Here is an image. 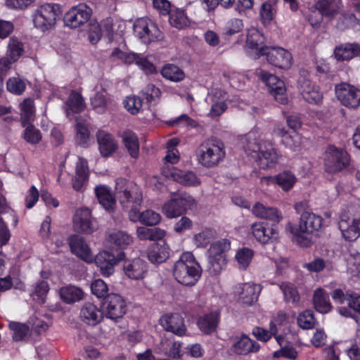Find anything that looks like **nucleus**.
Instances as JSON below:
<instances>
[{
    "label": "nucleus",
    "mask_w": 360,
    "mask_h": 360,
    "mask_svg": "<svg viewBox=\"0 0 360 360\" xmlns=\"http://www.w3.org/2000/svg\"><path fill=\"white\" fill-rule=\"evenodd\" d=\"M68 243L71 252L78 257L87 262H91L94 259L103 276H109L112 274L114 266L117 262L124 259L125 257V254L122 251L115 255L114 253L105 250L100 252L94 257L84 238L79 235L70 236L68 238Z\"/></svg>",
    "instance_id": "obj_1"
},
{
    "label": "nucleus",
    "mask_w": 360,
    "mask_h": 360,
    "mask_svg": "<svg viewBox=\"0 0 360 360\" xmlns=\"http://www.w3.org/2000/svg\"><path fill=\"white\" fill-rule=\"evenodd\" d=\"M195 155L200 165L207 169L213 168L225 158V145L217 138L207 139L197 147Z\"/></svg>",
    "instance_id": "obj_2"
},
{
    "label": "nucleus",
    "mask_w": 360,
    "mask_h": 360,
    "mask_svg": "<svg viewBox=\"0 0 360 360\" xmlns=\"http://www.w3.org/2000/svg\"><path fill=\"white\" fill-rule=\"evenodd\" d=\"M246 152L256 158L257 165L263 169L274 167L278 160V150L274 147V143L269 140L248 141Z\"/></svg>",
    "instance_id": "obj_3"
},
{
    "label": "nucleus",
    "mask_w": 360,
    "mask_h": 360,
    "mask_svg": "<svg viewBox=\"0 0 360 360\" xmlns=\"http://www.w3.org/2000/svg\"><path fill=\"white\" fill-rule=\"evenodd\" d=\"M173 275L179 283L193 285L201 276V268L191 252L183 253L175 262Z\"/></svg>",
    "instance_id": "obj_4"
},
{
    "label": "nucleus",
    "mask_w": 360,
    "mask_h": 360,
    "mask_svg": "<svg viewBox=\"0 0 360 360\" xmlns=\"http://www.w3.org/2000/svg\"><path fill=\"white\" fill-rule=\"evenodd\" d=\"M62 7L58 4L47 3L39 6L34 11L32 18L34 27L41 32L53 28L62 16Z\"/></svg>",
    "instance_id": "obj_5"
},
{
    "label": "nucleus",
    "mask_w": 360,
    "mask_h": 360,
    "mask_svg": "<svg viewBox=\"0 0 360 360\" xmlns=\"http://www.w3.org/2000/svg\"><path fill=\"white\" fill-rule=\"evenodd\" d=\"M115 192L120 203L124 208L139 207L143 200L142 193L134 182L120 177L115 181Z\"/></svg>",
    "instance_id": "obj_6"
},
{
    "label": "nucleus",
    "mask_w": 360,
    "mask_h": 360,
    "mask_svg": "<svg viewBox=\"0 0 360 360\" xmlns=\"http://www.w3.org/2000/svg\"><path fill=\"white\" fill-rule=\"evenodd\" d=\"M351 156L345 148L329 145L324 153L323 165L325 172L336 174L349 167Z\"/></svg>",
    "instance_id": "obj_7"
},
{
    "label": "nucleus",
    "mask_w": 360,
    "mask_h": 360,
    "mask_svg": "<svg viewBox=\"0 0 360 360\" xmlns=\"http://www.w3.org/2000/svg\"><path fill=\"white\" fill-rule=\"evenodd\" d=\"M195 203L194 198L186 192H180L174 195L170 200L165 203L162 210L168 218H175L184 214Z\"/></svg>",
    "instance_id": "obj_8"
},
{
    "label": "nucleus",
    "mask_w": 360,
    "mask_h": 360,
    "mask_svg": "<svg viewBox=\"0 0 360 360\" xmlns=\"http://www.w3.org/2000/svg\"><path fill=\"white\" fill-rule=\"evenodd\" d=\"M262 56L266 57L269 64L280 69L287 70L292 65L291 53L280 46H264L259 50V57Z\"/></svg>",
    "instance_id": "obj_9"
},
{
    "label": "nucleus",
    "mask_w": 360,
    "mask_h": 360,
    "mask_svg": "<svg viewBox=\"0 0 360 360\" xmlns=\"http://www.w3.org/2000/svg\"><path fill=\"white\" fill-rule=\"evenodd\" d=\"M101 309L103 316L117 321L127 312V304L124 299L118 294L110 293L104 298Z\"/></svg>",
    "instance_id": "obj_10"
},
{
    "label": "nucleus",
    "mask_w": 360,
    "mask_h": 360,
    "mask_svg": "<svg viewBox=\"0 0 360 360\" xmlns=\"http://www.w3.org/2000/svg\"><path fill=\"white\" fill-rule=\"evenodd\" d=\"M338 100L346 108L356 109L360 105V89L347 83L340 82L335 86Z\"/></svg>",
    "instance_id": "obj_11"
},
{
    "label": "nucleus",
    "mask_w": 360,
    "mask_h": 360,
    "mask_svg": "<svg viewBox=\"0 0 360 360\" xmlns=\"http://www.w3.org/2000/svg\"><path fill=\"white\" fill-rule=\"evenodd\" d=\"M258 77L268 86L270 94L278 103L283 105L288 103L286 88L283 80L264 70H259Z\"/></svg>",
    "instance_id": "obj_12"
},
{
    "label": "nucleus",
    "mask_w": 360,
    "mask_h": 360,
    "mask_svg": "<svg viewBox=\"0 0 360 360\" xmlns=\"http://www.w3.org/2000/svg\"><path fill=\"white\" fill-rule=\"evenodd\" d=\"M92 9L85 4L72 7L63 16L65 25L77 28L86 23L91 18Z\"/></svg>",
    "instance_id": "obj_13"
},
{
    "label": "nucleus",
    "mask_w": 360,
    "mask_h": 360,
    "mask_svg": "<svg viewBox=\"0 0 360 360\" xmlns=\"http://www.w3.org/2000/svg\"><path fill=\"white\" fill-rule=\"evenodd\" d=\"M162 174L168 179L186 186H197L201 183L196 174L192 171H183L173 165L164 166Z\"/></svg>",
    "instance_id": "obj_14"
},
{
    "label": "nucleus",
    "mask_w": 360,
    "mask_h": 360,
    "mask_svg": "<svg viewBox=\"0 0 360 360\" xmlns=\"http://www.w3.org/2000/svg\"><path fill=\"white\" fill-rule=\"evenodd\" d=\"M135 30L145 44L157 41L162 38V32L150 19H139L134 24Z\"/></svg>",
    "instance_id": "obj_15"
},
{
    "label": "nucleus",
    "mask_w": 360,
    "mask_h": 360,
    "mask_svg": "<svg viewBox=\"0 0 360 360\" xmlns=\"http://www.w3.org/2000/svg\"><path fill=\"white\" fill-rule=\"evenodd\" d=\"M230 246L231 243L227 239L219 240L210 246L209 250V265L210 271L214 274H218L222 269L225 264L222 253L229 250Z\"/></svg>",
    "instance_id": "obj_16"
},
{
    "label": "nucleus",
    "mask_w": 360,
    "mask_h": 360,
    "mask_svg": "<svg viewBox=\"0 0 360 360\" xmlns=\"http://www.w3.org/2000/svg\"><path fill=\"white\" fill-rule=\"evenodd\" d=\"M298 85L300 94L306 102L317 105L322 104L323 94L319 86L305 78L300 79Z\"/></svg>",
    "instance_id": "obj_17"
},
{
    "label": "nucleus",
    "mask_w": 360,
    "mask_h": 360,
    "mask_svg": "<svg viewBox=\"0 0 360 360\" xmlns=\"http://www.w3.org/2000/svg\"><path fill=\"white\" fill-rule=\"evenodd\" d=\"M259 291V286L249 283L238 284L234 288V294L238 302L247 306L252 305L257 301Z\"/></svg>",
    "instance_id": "obj_18"
},
{
    "label": "nucleus",
    "mask_w": 360,
    "mask_h": 360,
    "mask_svg": "<svg viewBox=\"0 0 360 360\" xmlns=\"http://www.w3.org/2000/svg\"><path fill=\"white\" fill-rule=\"evenodd\" d=\"M160 324L166 331L176 335L182 336L186 334V328L183 317L179 314H167L160 319Z\"/></svg>",
    "instance_id": "obj_19"
},
{
    "label": "nucleus",
    "mask_w": 360,
    "mask_h": 360,
    "mask_svg": "<svg viewBox=\"0 0 360 360\" xmlns=\"http://www.w3.org/2000/svg\"><path fill=\"white\" fill-rule=\"evenodd\" d=\"M89 178V171L86 160L79 158L76 163L75 175L72 179V185L75 191L83 192L86 189Z\"/></svg>",
    "instance_id": "obj_20"
},
{
    "label": "nucleus",
    "mask_w": 360,
    "mask_h": 360,
    "mask_svg": "<svg viewBox=\"0 0 360 360\" xmlns=\"http://www.w3.org/2000/svg\"><path fill=\"white\" fill-rule=\"evenodd\" d=\"M314 226H287L291 239L300 247L307 248L312 243Z\"/></svg>",
    "instance_id": "obj_21"
},
{
    "label": "nucleus",
    "mask_w": 360,
    "mask_h": 360,
    "mask_svg": "<svg viewBox=\"0 0 360 360\" xmlns=\"http://www.w3.org/2000/svg\"><path fill=\"white\" fill-rule=\"evenodd\" d=\"M342 7V0H317L314 4L315 11L329 20H333L340 13Z\"/></svg>",
    "instance_id": "obj_22"
},
{
    "label": "nucleus",
    "mask_w": 360,
    "mask_h": 360,
    "mask_svg": "<svg viewBox=\"0 0 360 360\" xmlns=\"http://www.w3.org/2000/svg\"><path fill=\"white\" fill-rule=\"evenodd\" d=\"M252 214L260 219H266L274 224H278L283 219L282 212L275 207L265 206L257 202L252 208Z\"/></svg>",
    "instance_id": "obj_23"
},
{
    "label": "nucleus",
    "mask_w": 360,
    "mask_h": 360,
    "mask_svg": "<svg viewBox=\"0 0 360 360\" xmlns=\"http://www.w3.org/2000/svg\"><path fill=\"white\" fill-rule=\"evenodd\" d=\"M260 348L259 345L251 340L246 335H241L233 339L231 350L239 355H246L252 352H257Z\"/></svg>",
    "instance_id": "obj_24"
},
{
    "label": "nucleus",
    "mask_w": 360,
    "mask_h": 360,
    "mask_svg": "<svg viewBox=\"0 0 360 360\" xmlns=\"http://www.w3.org/2000/svg\"><path fill=\"white\" fill-rule=\"evenodd\" d=\"M98 148L103 157L108 158L117 150L118 146L114 136L105 131L99 130L96 134Z\"/></svg>",
    "instance_id": "obj_25"
},
{
    "label": "nucleus",
    "mask_w": 360,
    "mask_h": 360,
    "mask_svg": "<svg viewBox=\"0 0 360 360\" xmlns=\"http://www.w3.org/2000/svg\"><path fill=\"white\" fill-rule=\"evenodd\" d=\"M276 135L281 139V143L293 151L298 150L301 146V135L297 131H288L281 125L274 129Z\"/></svg>",
    "instance_id": "obj_26"
},
{
    "label": "nucleus",
    "mask_w": 360,
    "mask_h": 360,
    "mask_svg": "<svg viewBox=\"0 0 360 360\" xmlns=\"http://www.w3.org/2000/svg\"><path fill=\"white\" fill-rule=\"evenodd\" d=\"M94 193L99 204L108 212H113L116 205L115 195L109 186L98 185L94 188Z\"/></svg>",
    "instance_id": "obj_27"
},
{
    "label": "nucleus",
    "mask_w": 360,
    "mask_h": 360,
    "mask_svg": "<svg viewBox=\"0 0 360 360\" xmlns=\"http://www.w3.org/2000/svg\"><path fill=\"white\" fill-rule=\"evenodd\" d=\"M308 202L306 200L295 202L294 209L297 214H301L299 225H322L323 219L311 212L307 211Z\"/></svg>",
    "instance_id": "obj_28"
},
{
    "label": "nucleus",
    "mask_w": 360,
    "mask_h": 360,
    "mask_svg": "<svg viewBox=\"0 0 360 360\" xmlns=\"http://www.w3.org/2000/svg\"><path fill=\"white\" fill-rule=\"evenodd\" d=\"M147 256L149 261L153 264L165 262L169 257V248L167 244L162 242L152 244L147 250Z\"/></svg>",
    "instance_id": "obj_29"
},
{
    "label": "nucleus",
    "mask_w": 360,
    "mask_h": 360,
    "mask_svg": "<svg viewBox=\"0 0 360 360\" xmlns=\"http://www.w3.org/2000/svg\"><path fill=\"white\" fill-rule=\"evenodd\" d=\"M278 0H266L259 8V15L261 23L266 27L275 20L277 14V4Z\"/></svg>",
    "instance_id": "obj_30"
},
{
    "label": "nucleus",
    "mask_w": 360,
    "mask_h": 360,
    "mask_svg": "<svg viewBox=\"0 0 360 360\" xmlns=\"http://www.w3.org/2000/svg\"><path fill=\"white\" fill-rule=\"evenodd\" d=\"M80 317L86 323L95 326L98 323L103 317L102 309L100 310L92 303H85L80 311Z\"/></svg>",
    "instance_id": "obj_31"
},
{
    "label": "nucleus",
    "mask_w": 360,
    "mask_h": 360,
    "mask_svg": "<svg viewBox=\"0 0 360 360\" xmlns=\"http://www.w3.org/2000/svg\"><path fill=\"white\" fill-rule=\"evenodd\" d=\"M123 268L125 274L135 280L143 278L147 271L146 263L140 259L125 262Z\"/></svg>",
    "instance_id": "obj_32"
},
{
    "label": "nucleus",
    "mask_w": 360,
    "mask_h": 360,
    "mask_svg": "<svg viewBox=\"0 0 360 360\" xmlns=\"http://www.w3.org/2000/svg\"><path fill=\"white\" fill-rule=\"evenodd\" d=\"M312 301L314 308L319 313H328L333 308L328 294L321 288L314 291Z\"/></svg>",
    "instance_id": "obj_33"
},
{
    "label": "nucleus",
    "mask_w": 360,
    "mask_h": 360,
    "mask_svg": "<svg viewBox=\"0 0 360 360\" xmlns=\"http://www.w3.org/2000/svg\"><path fill=\"white\" fill-rule=\"evenodd\" d=\"M106 240L112 248L124 250L133 243V238L127 232L117 231L109 233Z\"/></svg>",
    "instance_id": "obj_34"
},
{
    "label": "nucleus",
    "mask_w": 360,
    "mask_h": 360,
    "mask_svg": "<svg viewBox=\"0 0 360 360\" xmlns=\"http://www.w3.org/2000/svg\"><path fill=\"white\" fill-rule=\"evenodd\" d=\"M120 136L130 156L137 158L139 155V141L136 134L130 129H125Z\"/></svg>",
    "instance_id": "obj_35"
},
{
    "label": "nucleus",
    "mask_w": 360,
    "mask_h": 360,
    "mask_svg": "<svg viewBox=\"0 0 360 360\" xmlns=\"http://www.w3.org/2000/svg\"><path fill=\"white\" fill-rule=\"evenodd\" d=\"M269 182L278 185L283 191L288 192L291 190L295 182V176L290 171H284L276 176H269Z\"/></svg>",
    "instance_id": "obj_36"
},
{
    "label": "nucleus",
    "mask_w": 360,
    "mask_h": 360,
    "mask_svg": "<svg viewBox=\"0 0 360 360\" xmlns=\"http://www.w3.org/2000/svg\"><path fill=\"white\" fill-rule=\"evenodd\" d=\"M334 54L338 60H348L360 54V46L356 44L341 45L335 48Z\"/></svg>",
    "instance_id": "obj_37"
},
{
    "label": "nucleus",
    "mask_w": 360,
    "mask_h": 360,
    "mask_svg": "<svg viewBox=\"0 0 360 360\" xmlns=\"http://www.w3.org/2000/svg\"><path fill=\"white\" fill-rule=\"evenodd\" d=\"M169 22L178 30L184 29L190 25V20L185 10L174 8L169 14Z\"/></svg>",
    "instance_id": "obj_38"
},
{
    "label": "nucleus",
    "mask_w": 360,
    "mask_h": 360,
    "mask_svg": "<svg viewBox=\"0 0 360 360\" xmlns=\"http://www.w3.org/2000/svg\"><path fill=\"white\" fill-rule=\"evenodd\" d=\"M252 234L262 243H267L276 240L278 236L277 229L274 226H252Z\"/></svg>",
    "instance_id": "obj_39"
},
{
    "label": "nucleus",
    "mask_w": 360,
    "mask_h": 360,
    "mask_svg": "<svg viewBox=\"0 0 360 360\" xmlns=\"http://www.w3.org/2000/svg\"><path fill=\"white\" fill-rule=\"evenodd\" d=\"M137 236L140 240H158L162 239L165 231L158 226H138Z\"/></svg>",
    "instance_id": "obj_40"
},
{
    "label": "nucleus",
    "mask_w": 360,
    "mask_h": 360,
    "mask_svg": "<svg viewBox=\"0 0 360 360\" xmlns=\"http://www.w3.org/2000/svg\"><path fill=\"white\" fill-rule=\"evenodd\" d=\"M60 298L68 304L81 300L83 297L82 290L74 285L62 287L59 291Z\"/></svg>",
    "instance_id": "obj_41"
},
{
    "label": "nucleus",
    "mask_w": 360,
    "mask_h": 360,
    "mask_svg": "<svg viewBox=\"0 0 360 360\" xmlns=\"http://www.w3.org/2000/svg\"><path fill=\"white\" fill-rule=\"evenodd\" d=\"M161 75L167 80L179 82L184 79V72L177 65L167 63L165 64L162 70Z\"/></svg>",
    "instance_id": "obj_42"
},
{
    "label": "nucleus",
    "mask_w": 360,
    "mask_h": 360,
    "mask_svg": "<svg viewBox=\"0 0 360 360\" xmlns=\"http://www.w3.org/2000/svg\"><path fill=\"white\" fill-rule=\"evenodd\" d=\"M217 323L218 315L213 312L203 316L198 321L199 328L206 334H210L214 331Z\"/></svg>",
    "instance_id": "obj_43"
},
{
    "label": "nucleus",
    "mask_w": 360,
    "mask_h": 360,
    "mask_svg": "<svg viewBox=\"0 0 360 360\" xmlns=\"http://www.w3.org/2000/svg\"><path fill=\"white\" fill-rule=\"evenodd\" d=\"M264 42L263 34L258 30H250L247 34L246 46L252 50L257 51V55L259 56V50L264 46H262Z\"/></svg>",
    "instance_id": "obj_44"
},
{
    "label": "nucleus",
    "mask_w": 360,
    "mask_h": 360,
    "mask_svg": "<svg viewBox=\"0 0 360 360\" xmlns=\"http://www.w3.org/2000/svg\"><path fill=\"white\" fill-rule=\"evenodd\" d=\"M65 104L68 107V114L69 113V111L74 113H79L82 112L85 108L84 101L82 95L75 91L70 94Z\"/></svg>",
    "instance_id": "obj_45"
},
{
    "label": "nucleus",
    "mask_w": 360,
    "mask_h": 360,
    "mask_svg": "<svg viewBox=\"0 0 360 360\" xmlns=\"http://www.w3.org/2000/svg\"><path fill=\"white\" fill-rule=\"evenodd\" d=\"M95 219L92 217L91 210L87 207H81L76 210L73 217L74 225H92Z\"/></svg>",
    "instance_id": "obj_46"
},
{
    "label": "nucleus",
    "mask_w": 360,
    "mask_h": 360,
    "mask_svg": "<svg viewBox=\"0 0 360 360\" xmlns=\"http://www.w3.org/2000/svg\"><path fill=\"white\" fill-rule=\"evenodd\" d=\"M280 289L282 290L285 300L294 304L299 303L300 297L296 287L288 282L282 283L280 285Z\"/></svg>",
    "instance_id": "obj_47"
},
{
    "label": "nucleus",
    "mask_w": 360,
    "mask_h": 360,
    "mask_svg": "<svg viewBox=\"0 0 360 360\" xmlns=\"http://www.w3.org/2000/svg\"><path fill=\"white\" fill-rule=\"evenodd\" d=\"M297 321L299 326L304 330L311 329L316 324L314 313L311 310H305L300 313L297 316Z\"/></svg>",
    "instance_id": "obj_48"
},
{
    "label": "nucleus",
    "mask_w": 360,
    "mask_h": 360,
    "mask_svg": "<svg viewBox=\"0 0 360 360\" xmlns=\"http://www.w3.org/2000/svg\"><path fill=\"white\" fill-rule=\"evenodd\" d=\"M75 139L78 145L82 147L88 146L89 139V130L82 122H77L75 125Z\"/></svg>",
    "instance_id": "obj_49"
},
{
    "label": "nucleus",
    "mask_w": 360,
    "mask_h": 360,
    "mask_svg": "<svg viewBox=\"0 0 360 360\" xmlns=\"http://www.w3.org/2000/svg\"><path fill=\"white\" fill-rule=\"evenodd\" d=\"M23 134L24 139L29 143L37 144L41 140V133L32 124H27Z\"/></svg>",
    "instance_id": "obj_50"
},
{
    "label": "nucleus",
    "mask_w": 360,
    "mask_h": 360,
    "mask_svg": "<svg viewBox=\"0 0 360 360\" xmlns=\"http://www.w3.org/2000/svg\"><path fill=\"white\" fill-rule=\"evenodd\" d=\"M8 49V56L13 62L18 60L23 53L22 44L16 38L10 39Z\"/></svg>",
    "instance_id": "obj_51"
},
{
    "label": "nucleus",
    "mask_w": 360,
    "mask_h": 360,
    "mask_svg": "<svg viewBox=\"0 0 360 360\" xmlns=\"http://www.w3.org/2000/svg\"><path fill=\"white\" fill-rule=\"evenodd\" d=\"M243 28V22L239 18H232L229 20L224 28L223 34L229 37L240 32Z\"/></svg>",
    "instance_id": "obj_52"
},
{
    "label": "nucleus",
    "mask_w": 360,
    "mask_h": 360,
    "mask_svg": "<svg viewBox=\"0 0 360 360\" xmlns=\"http://www.w3.org/2000/svg\"><path fill=\"white\" fill-rule=\"evenodd\" d=\"M139 55L131 52H124L119 48L113 49L110 54L111 58H117L126 64H131L136 63Z\"/></svg>",
    "instance_id": "obj_53"
},
{
    "label": "nucleus",
    "mask_w": 360,
    "mask_h": 360,
    "mask_svg": "<svg viewBox=\"0 0 360 360\" xmlns=\"http://www.w3.org/2000/svg\"><path fill=\"white\" fill-rule=\"evenodd\" d=\"M49 290V284L45 281L38 282L34 287V290L31 294L33 300L42 304L45 302L46 295Z\"/></svg>",
    "instance_id": "obj_54"
},
{
    "label": "nucleus",
    "mask_w": 360,
    "mask_h": 360,
    "mask_svg": "<svg viewBox=\"0 0 360 360\" xmlns=\"http://www.w3.org/2000/svg\"><path fill=\"white\" fill-rule=\"evenodd\" d=\"M25 83L18 77L9 78L6 82L7 90L15 95H21L25 91Z\"/></svg>",
    "instance_id": "obj_55"
},
{
    "label": "nucleus",
    "mask_w": 360,
    "mask_h": 360,
    "mask_svg": "<svg viewBox=\"0 0 360 360\" xmlns=\"http://www.w3.org/2000/svg\"><path fill=\"white\" fill-rule=\"evenodd\" d=\"M252 257L253 251L247 248L239 250L236 255V259L238 262L240 268L243 269H245L249 266Z\"/></svg>",
    "instance_id": "obj_56"
},
{
    "label": "nucleus",
    "mask_w": 360,
    "mask_h": 360,
    "mask_svg": "<svg viewBox=\"0 0 360 360\" xmlns=\"http://www.w3.org/2000/svg\"><path fill=\"white\" fill-rule=\"evenodd\" d=\"M141 94L143 99H145L147 103L150 104L153 101L160 98L161 91L154 84H149L142 90Z\"/></svg>",
    "instance_id": "obj_57"
},
{
    "label": "nucleus",
    "mask_w": 360,
    "mask_h": 360,
    "mask_svg": "<svg viewBox=\"0 0 360 360\" xmlns=\"http://www.w3.org/2000/svg\"><path fill=\"white\" fill-rule=\"evenodd\" d=\"M124 107L131 115H136L142 107V99L139 96H127L124 100Z\"/></svg>",
    "instance_id": "obj_58"
},
{
    "label": "nucleus",
    "mask_w": 360,
    "mask_h": 360,
    "mask_svg": "<svg viewBox=\"0 0 360 360\" xmlns=\"http://www.w3.org/2000/svg\"><path fill=\"white\" fill-rule=\"evenodd\" d=\"M9 328L13 331V339L15 341L22 340L27 334L28 327L17 322L9 323Z\"/></svg>",
    "instance_id": "obj_59"
},
{
    "label": "nucleus",
    "mask_w": 360,
    "mask_h": 360,
    "mask_svg": "<svg viewBox=\"0 0 360 360\" xmlns=\"http://www.w3.org/2000/svg\"><path fill=\"white\" fill-rule=\"evenodd\" d=\"M215 236V231L211 228H206L203 231L195 236V240L198 246L205 247L210 243Z\"/></svg>",
    "instance_id": "obj_60"
},
{
    "label": "nucleus",
    "mask_w": 360,
    "mask_h": 360,
    "mask_svg": "<svg viewBox=\"0 0 360 360\" xmlns=\"http://www.w3.org/2000/svg\"><path fill=\"white\" fill-rule=\"evenodd\" d=\"M91 290L94 295L98 298H105L108 295V288L101 279H96L91 283Z\"/></svg>",
    "instance_id": "obj_61"
},
{
    "label": "nucleus",
    "mask_w": 360,
    "mask_h": 360,
    "mask_svg": "<svg viewBox=\"0 0 360 360\" xmlns=\"http://www.w3.org/2000/svg\"><path fill=\"white\" fill-rule=\"evenodd\" d=\"M160 220V214L152 210H146L143 212L142 225H158Z\"/></svg>",
    "instance_id": "obj_62"
},
{
    "label": "nucleus",
    "mask_w": 360,
    "mask_h": 360,
    "mask_svg": "<svg viewBox=\"0 0 360 360\" xmlns=\"http://www.w3.org/2000/svg\"><path fill=\"white\" fill-rule=\"evenodd\" d=\"M153 6L162 16L169 15L174 8L168 0H153Z\"/></svg>",
    "instance_id": "obj_63"
},
{
    "label": "nucleus",
    "mask_w": 360,
    "mask_h": 360,
    "mask_svg": "<svg viewBox=\"0 0 360 360\" xmlns=\"http://www.w3.org/2000/svg\"><path fill=\"white\" fill-rule=\"evenodd\" d=\"M347 353L350 360H360V336L354 340Z\"/></svg>",
    "instance_id": "obj_64"
}]
</instances>
